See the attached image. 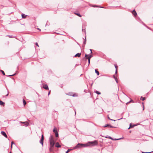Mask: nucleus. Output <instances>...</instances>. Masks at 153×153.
I'll return each instance as SVG.
<instances>
[{"label":"nucleus","instance_id":"nucleus-1","mask_svg":"<svg viewBox=\"0 0 153 153\" xmlns=\"http://www.w3.org/2000/svg\"><path fill=\"white\" fill-rule=\"evenodd\" d=\"M86 147L88 146H94L98 145V142L97 140H94L93 141H89L87 143L85 144Z\"/></svg>","mask_w":153,"mask_h":153},{"label":"nucleus","instance_id":"nucleus-2","mask_svg":"<svg viewBox=\"0 0 153 153\" xmlns=\"http://www.w3.org/2000/svg\"><path fill=\"white\" fill-rule=\"evenodd\" d=\"M83 147H86L85 144L78 143L74 148L73 149H79Z\"/></svg>","mask_w":153,"mask_h":153},{"label":"nucleus","instance_id":"nucleus-3","mask_svg":"<svg viewBox=\"0 0 153 153\" xmlns=\"http://www.w3.org/2000/svg\"><path fill=\"white\" fill-rule=\"evenodd\" d=\"M50 146L52 147L55 144L53 137L51 135V137L50 138Z\"/></svg>","mask_w":153,"mask_h":153},{"label":"nucleus","instance_id":"nucleus-4","mask_svg":"<svg viewBox=\"0 0 153 153\" xmlns=\"http://www.w3.org/2000/svg\"><path fill=\"white\" fill-rule=\"evenodd\" d=\"M43 141H44V136L43 134H42L41 136V138L40 140V143L42 145V146H43Z\"/></svg>","mask_w":153,"mask_h":153},{"label":"nucleus","instance_id":"nucleus-5","mask_svg":"<svg viewBox=\"0 0 153 153\" xmlns=\"http://www.w3.org/2000/svg\"><path fill=\"white\" fill-rule=\"evenodd\" d=\"M68 95L72 97H77V95L76 93H73L72 92H69L68 93Z\"/></svg>","mask_w":153,"mask_h":153},{"label":"nucleus","instance_id":"nucleus-6","mask_svg":"<svg viewBox=\"0 0 153 153\" xmlns=\"http://www.w3.org/2000/svg\"><path fill=\"white\" fill-rule=\"evenodd\" d=\"M53 132L55 133V134H58L57 129L56 127H55L54 128L53 130Z\"/></svg>","mask_w":153,"mask_h":153},{"label":"nucleus","instance_id":"nucleus-7","mask_svg":"<svg viewBox=\"0 0 153 153\" xmlns=\"http://www.w3.org/2000/svg\"><path fill=\"white\" fill-rule=\"evenodd\" d=\"M43 88L46 90L48 89V85L46 84L44 85H43Z\"/></svg>","mask_w":153,"mask_h":153},{"label":"nucleus","instance_id":"nucleus-8","mask_svg":"<svg viewBox=\"0 0 153 153\" xmlns=\"http://www.w3.org/2000/svg\"><path fill=\"white\" fill-rule=\"evenodd\" d=\"M20 122L21 123L24 124L26 126H27L29 124V123H28V122L27 121L24 122Z\"/></svg>","mask_w":153,"mask_h":153},{"label":"nucleus","instance_id":"nucleus-9","mask_svg":"<svg viewBox=\"0 0 153 153\" xmlns=\"http://www.w3.org/2000/svg\"><path fill=\"white\" fill-rule=\"evenodd\" d=\"M104 127H109V128H113V126L110 125V124H106L104 126Z\"/></svg>","mask_w":153,"mask_h":153},{"label":"nucleus","instance_id":"nucleus-10","mask_svg":"<svg viewBox=\"0 0 153 153\" xmlns=\"http://www.w3.org/2000/svg\"><path fill=\"white\" fill-rule=\"evenodd\" d=\"M108 138H110L111 139H112L113 140H120V139H122V138H123V137H121V138H111V137H108Z\"/></svg>","mask_w":153,"mask_h":153},{"label":"nucleus","instance_id":"nucleus-11","mask_svg":"<svg viewBox=\"0 0 153 153\" xmlns=\"http://www.w3.org/2000/svg\"><path fill=\"white\" fill-rule=\"evenodd\" d=\"M55 146L57 148H59L61 147V146L59 144L58 142H57Z\"/></svg>","mask_w":153,"mask_h":153},{"label":"nucleus","instance_id":"nucleus-12","mask_svg":"<svg viewBox=\"0 0 153 153\" xmlns=\"http://www.w3.org/2000/svg\"><path fill=\"white\" fill-rule=\"evenodd\" d=\"M27 16V15H26L22 13V18L23 19H25V18H26Z\"/></svg>","mask_w":153,"mask_h":153},{"label":"nucleus","instance_id":"nucleus-13","mask_svg":"<svg viewBox=\"0 0 153 153\" xmlns=\"http://www.w3.org/2000/svg\"><path fill=\"white\" fill-rule=\"evenodd\" d=\"M136 125H132L131 123L130 124V126L128 129L130 128H133L134 126H135Z\"/></svg>","mask_w":153,"mask_h":153},{"label":"nucleus","instance_id":"nucleus-14","mask_svg":"<svg viewBox=\"0 0 153 153\" xmlns=\"http://www.w3.org/2000/svg\"><path fill=\"white\" fill-rule=\"evenodd\" d=\"M81 55V53H78L75 55V57H76V56H78V57H79Z\"/></svg>","mask_w":153,"mask_h":153},{"label":"nucleus","instance_id":"nucleus-15","mask_svg":"<svg viewBox=\"0 0 153 153\" xmlns=\"http://www.w3.org/2000/svg\"><path fill=\"white\" fill-rule=\"evenodd\" d=\"M5 103L4 102H3L1 101L0 100V104L1 105H3V106H4V105Z\"/></svg>","mask_w":153,"mask_h":153},{"label":"nucleus","instance_id":"nucleus-16","mask_svg":"<svg viewBox=\"0 0 153 153\" xmlns=\"http://www.w3.org/2000/svg\"><path fill=\"white\" fill-rule=\"evenodd\" d=\"M95 72L97 74V75H99V73L98 71L96 69H95Z\"/></svg>","mask_w":153,"mask_h":153},{"label":"nucleus","instance_id":"nucleus-17","mask_svg":"<svg viewBox=\"0 0 153 153\" xmlns=\"http://www.w3.org/2000/svg\"><path fill=\"white\" fill-rule=\"evenodd\" d=\"M146 99V98L145 97H141L140 98V100L142 101H144Z\"/></svg>","mask_w":153,"mask_h":153},{"label":"nucleus","instance_id":"nucleus-18","mask_svg":"<svg viewBox=\"0 0 153 153\" xmlns=\"http://www.w3.org/2000/svg\"><path fill=\"white\" fill-rule=\"evenodd\" d=\"M75 14L76 15H77L78 16L80 17H81L82 16L81 15H80L79 13H75Z\"/></svg>","mask_w":153,"mask_h":153},{"label":"nucleus","instance_id":"nucleus-19","mask_svg":"<svg viewBox=\"0 0 153 153\" xmlns=\"http://www.w3.org/2000/svg\"><path fill=\"white\" fill-rule=\"evenodd\" d=\"M95 93L98 94H101V93L100 92L97 91H95Z\"/></svg>","mask_w":153,"mask_h":153},{"label":"nucleus","instance_id":"nucleus-20","mask_svg":"<svg viewBox=\"0 0 153 153\" xmlns=\"http://www.w3.org/2000/svg\"><path fill=\"white\" fill-rule=\"evenodd\" d=\"M0 71L2 73V74H3V75H5V73H4V71H3V70H1Z\"/></svg>","mask_w":153,"mask_h":153},{"label":"nucleus","instance_id":"nucleus-21","mask_svg":"<svg viewBox=\"0 0 153 153\" xmlns=\"http://www.w3.org/2000/svg\"><path fill=\"white\" fill-rule=\"evenodd\" d=\"M134 13H135V14H137V13L135 11V10H133L132 11V14Z\"/></svg>","mask_w":153,"mask_h":153},{"label":"nucleus","instance_id":"nucleus-22","mask_svg":"<svg viewBox=\"0 0 153 153\" xmlns=\"http://www.w3.org/2000/svg\"><path fill=\"white\" fill-rule=\"evenodd\" d=\"M23 103L24 105H25L26 104V102L25 101L24 99H23Z\"/></svg>","mask_w":153,"mask_h":153},{"label":"nucleus","instance_id":"nucleus-23","mask_svg":"<svg viewBox=\"0 0 153 153\" xmlns=\"http://www.w3.org/2000/svg\"><path fill=\"white\" fill-rule=\"evenodd\" d=\"M86 36H85V40L83 42L84 44V45H85L86 44Z\"/></svg>","mask_w":153,"mask_h":153},{"label":"nucleus","instance_id":"nucleus-24","mask_svg":"<svg viewBox=\"0 0 153 153\" xmlns=\"http://www.w3.org/2000/svg\"><path fill=\"white\" fill-rule=\"evenodd\" d=\"M15 75V74H12V75H8V76H14V75Z\"/></svg>","mask_w":153,"mask_h":153},{"label":"nucleus","instance_id":"nucleus-25","mask_svg":"<svg viewBox=\"0 0 153 153\" xmlns=\"http://www.w3.org/2000/svg\"><path fill=\"white\" fill-rule=\"evenodd\" d=\"M71 149H68L67 151H66L65 153H68L69 152Z\"/></svg>","mask_w":153,"mask_h":153},{"label":"nucleus","instance_id":"nucleus-26","mask_svg":"<svg viewBox=\"0 0 153 153\" xmlns=\"http://www.w3.org/2000/svg\"><path fill=\"white\" fill-rule=\"evenodd\" d=\"M1 134H6L5 132L4 131H1Z\"/></svg>","mask_w":153,"mask_h":153},{"label":"nucleus","instance_id":"nucleus-27","mask_svg":"<svg viewBox=\"0 0 153 153\" xmlns=\"http://www.w3.org/2000/svg\"><path fill=\"white\" fill-rule=\"evenodd\" d=\"M7 36H8L9 38H12L13 37V36H10V35H8Z\"/></svg>","mask_w":153,"mask_h":153},{"label":"nucleus","instance_id":"nucleus-28","mask_svg":"<svg viewBox=\"0 0 153 153\" xmlns=\"http://www.w3.org/2000/svg\"><path fill=\"white\" fill-rule=\"evenodd\" d=\"M82 31L84 32L85 33V29H84L83 28L82 29Z\"/></svg>","mask_w":153,"mask_h":153},{"label":"nucleus","instance_id":"nucleus-29","mask_svg":"<svg viewBox=\"0 0 153 153\" xmlns=\"http://www.w3.org/2000/svg\"><path fill=\"white\" fill-rule=\"evenodd\" d=\"M87 59H88V60H90L91 58H90L89 56H88V57H87Z\"/></svg>","mask_w":153,"mask_h":153},{"label":"nucleus","instance_id":"nucleus-30","mask_svg":"<svg viewBox=\"0 0 153 153\" xmlns=\"http://www.w3.org/2000/svg\"><path fill=\"white\" fill-rule=\"evenodd\" d=\"M5 137H7V134H3Z\"/></svg>","mask_w":153,"mask_h":153},{"label":"nucleus","instance_id":"nucleus-31","mask_svg":"<svg viewBox=\"0 0 153 153\" xmlns=\"http://www.w3.org/2000/svg\"><path fill=\"white\" fill-rule=\"evenodd\" d=\"M36 46H38V47H39V46L37 42L36 43Z\"/></svg>","mask_w":153,"mask_h":153},{"label":"nucleus","instance_id":"nucleus-32","mask_svg":"<svg viewBox=\"0 0 153 153\" xmlns=\"http://www.w3.org/2000/svg\"><path fill=\"white\" fill-rule=\"evenodd\" d=\"M133 15H134V16H137V14H135V13H134L133 14Z\"/></svg>","mask_w":153,"mask_h":153},{"label":"nucleus","instance_id":"nucleus-33","mask_svg":"<svg viewBox=\"0 0 153 153\" xmlns=\"http://www.w3.org/2000/svg\"><path fill=\"white\" fill-rule=\"evenodd\" d=\"M115 81H116V82H117V83H118V80H117V79H115Z\"/></svg>","mask_w":153,"mask_h":153},{"label":"nucleus","instance_id":"nucleus-34","mask_svg":"<svg viewBox=\"0 0 153 153\" xmlns=\"http://www.w3.org/2000/svg\"><path fill=\"white\" fill-rule=\"evenodd\" d=\"M108 119H109V120H113V121H115V120H112V119H110L109 117H108Z\"/></svg>","mask_w":153,"mask_h":153},{"label":"nucleus","instance_id":"nucleus-35","mask_svg":"<svg viewBox=\"0 0 153 153\" xmlns=\"http://www.w3.org/2000/svg\"><path fill=\"white\" fill-rule=\"evenodd\" d=\"M113 77L115 79H117V78L115 77V76L114 75H113Z\"/></svg>","mask_w":153,"mask_h":153},{"label":"nucleus","instance_id":"nucleus-36","mask_svg":"<svg viewBox=\"0 0 153 153\" xmlns=\"http://www.w3.org/2000/svg\"><path fill=\"white\" fill-rule=\"evenodd\" d=\"M59 134H55L56 137H57L59 136Z\"/></svg>","mask_w":153,"mask_h":153},{"label":"nucleus","instance_id":"nucleus-37","mask_svg":"<svg viewBox=\"0 0 153 153\" xmlns=\"http://www.w3.org/2000/svg\"><path fill=\"white\" fill-rule=\"evenodd\" d=\"M13 144H14V143H13V141H12L11 142V147L12 148V145H13Z\"/></svg>","mask_w":153,"mask_h":153},{"label":"nucleus","instance_id":"nucleus-38","mask_svg":"<svg viewBox=\"0 0 153 153\" xmlns=\"http://www.w3.org/2000/svg\"><path fill=\"white\" fill-rule=\"evenodd\" d=\"M90 50L91 51V53H92V50L91 49H90Z\"/></svg>","mask_w":153,"mask_h":153},{"label":"nucleus","instance_id":"nucleus-39","mask_svg":"<svg viewBox=\"0 0 153 153\" xmlns=\"http://www.w3.org/2000/svg\"><path fill=\"white\" fill-rule=\"evenodd\" d=\"M89 56L90 57V58H91L92 57V55H90Z\"/></svg>","mask_w":153,"mask_h":153},{"label":"nucleus","instance_id":"nucleus-40","mask_svg":"<svg viewBox=\"0 0 153 153\" xmlns=\"http://www.w3.org/2000/svg\"><path fill=\"white\" fill-rule=\"evenodd\" d=\"M85 57H87V56H88V55H87L86 54H85Z\"/></svg>","mask_w":153,"mask_h":153},{"label":"nucleus","instance_id":"nucleus-41","mask_svg":"<svg viewBox=\"0 0 153 153\" xmlns=\"http://www.w3.org/2000/svg\"><path fill=\"white\" fill-rule=\"evenodd\" d=\"M104 135H105V134H103V135H102V137H106V138H107V137H106V136H105Z\"/></svg>","mask_w":153,"mask_h":153},{"label":"nucleus","instance_id":"nucleus-42","mask_svg":"<svg viewBox=\"0 0 153 153\" xmlns=\"http://www.w3.org/2000/svg\"><path fill=\"white\" fill-rule=\"evenodd\" d=\"M117 69L116 70V71H115V74H117Z\"/></svg>","mask_w":153,"mask_h":153},{"label":"nucleus","instance_id":"nucleus-43","mask_svg":"<svg viewBox=\"0 0 153 153\" xmlns=\"http://www.w3.org/2000/svg\"><path fill=\"white\" fill-rule=\"evenodd\" d=\"M8 94H9V93L8 92L7 94L6 95V96L7 97V96H8Z\"/></svg>","mask_w":153,"mask_h":153},{"label":"nucleus","instance_id":"nucleus-44","mask_svg":"<svg viewBox=\"0 0 153 153\" xmlns=\"http://www.w3.org/2000/svg\"><path fill=\"white\" fill-rule=\"evenodd\" d=\"M115 68H116V70L117 69V66H115Z\"/></svg>","mask_w":153,"mask_h":153},{"label":"nucleus","instance_id":"nucleus-45","mask_svg":"<svg viewBox=\"0 0 153 153\" xmlns=\"http://www.w3.org/2000/svg\"><path fill=\"white\" fill-rule=\"evenodd\" d=\"M50 92H51V91H49V92H48V95H49V94H50Z\"/></svg>","mask_w":153,"mask_h":153},{"label":"nucleus","instance_id":"nucleus-46","mask_svg":"<svg viewBox=\"0 0 153 153\" xmlns=\"http://www.w3.org/2000/svg\"><path fill=\"white\" fill-rule=\"evenodd\" d=\"M88 63L89 64L90 62V60H88Z\"/></svg>","mask_w":153,"mask_h":153},{"label":"nucleus","instance_id":"nucleus-47","mask_svg":"<svg viewBox=\"0 0 153 153\" xmlns=\"http://www.w3.org/2000/svg\"><path fill=\"white\" fill-rule=\"evenodd\" d=\"M94 7H97V6H94Z\"/></svg>","mask_w":153,"mask_h":153},{"label":"nucleus","instance_id":"nucleus-48","mask_svg":"<svg viewBox=\"0 0 153 153\" xmlns=\"http://www.w3.org/2000/svg\"><path fill=\"white\" fill-rule=\"evenodd\" d=\"M150 152H145V153H149Z\"/></svg>","mask_w":153,"mask_h":153},{"label":"nucleus","instance_id":"nucleus-49","mask_svg":"<svg viewBox=\"0 0 153 153\" xmlns=\"http://www.w3.org/2000/svg\"><path fill=\"white\" fill-rule=\"evenodd\" d=\"M76 114V111H75V114Z\"/></svg>","mask_w":153,"mask_h":153},{"label":"nucleus","instance_id":"nucleus-50","mask_svg":"<svg viewBox=\"0 0 153 153\" xmlns=\"http://www.w3.org/2000/svg\"><path fill=\"white\" fill-rule=\"evenodd\" d=\"M9 153H11V152H10Z\"/></svg>","mask_w":153,"mask_h":153},{"label":"nucleus","instance_id":"nucleus-51","mask_svg":"<svg viewBox=\"0 0 153 153\" xmlns=\"http://www.w3.org/2000/svg\"><path fill=\"white\" fill-rule=\"evenodd\" d=\"M130 102V101H129V102Z\"/></svg>","mask_w":153,"mask_h":153},{"label":"nucleus","instance_id":"nucleus-52","mask_svg":"<svg viewBox=\"0 0 153 153\" xmlns=\"http://www.w3.org/2000/svg\"><path fill=\"white\" fill-rule=\"evenodd\" d=\"M143 109H144V107H143Z\"/></svg>","mask_w":153,"mask_h":153},{"label":"nucleus","instance_id":"nucleus-53","mask_svg":"<svg viewBox=\"0 0 153 153\" xmlns=\"http://www.w3.org/2000/svg\"><path fill=\"white\" fill-rule=\"evenodd\" d=\"M142 153H144V152H142Z\"/></svg>","mask_w":153,"mask_h":153}]
</instances>
